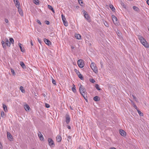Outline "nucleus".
<instances>
[{
	"label": "nucleus",
	"instance_id": "obj_1",
	"mask_svg": "<svg viewBox=\"0 0 149 149\" xmlns=\"http://www.w3.org/2000/svg\"><path fill=\"white\" fill-rule=\"evenodd\" d=\"M139 39L141 43L146 48H148L149 47V45L146 41L142 36H140L139 37Z\"/></svg>",
	"mask_w": 149,
	"mask_h": 149
},
{
	"label": "nucleus",
	"instance_id": "obj_2",
	"mask_svg": "<svg viewBox=\"0 0 149 149\" xmlns=\"http://www.w3.org/2000/svg\"><path fill=\"white\" fill-rule=\"evenodd\" d=\"M91 67L95 73H96L98 72L97 68L94 62L91 63Z\"/></svg>",
	"mask_w": 149,
	"mask_h": 149
},
{
	"label": "nucleus",
	"instance_id": "obj_3",
	"mask_svg": "<svg viewBox=\"0 0 149 149\" xmlns=\"http://www.w3.org/2000/svg\"><path fill=\"white\" fill-rule=\"evenodd\" d=\"M79 90L80 93L81 94L82 96L85 99H86L84 97L85 92V90L83 88V86L82 85H80V86Z\"/></svg>",
	"mask_w": 149,
	"mask_h": 149
},
{
	"label": "nucleus",
	"instance_id": "obj_4",
	"mask_svg": "<svg viewBox=\"0 0 149 149\" xmlns=\"http://www.w3.org/2000/svg\"><path fill=\"white\" fill-rule=\"evenodd\" d=\"M78 65L79 67L82 68H83L84 65V61L82 59H79L77 61Z\"/></svg>",
	"mask_w": 149,
	"mask_h": 149
},
{
	"label": "nucleus",
	"instance_id": "obj_5",
	"mask_svg": "<svg viewBox=\"0 0 149 149\" xmlns=\"http://www.w3.org/2000/svg\"><path fill=\"white\" fill-rule=\"evenodd\" d=\"M49 144L51 147H54V144L53 141L51 138H49L48 139Z\"/></svg>",
	"mask_w": 149,
	"mask_h": 149
},
{
	"label": "nucleus",
	"instance_id": "obj_6",
	"mask_svg": "<svg viewBox=\"0 0 149 149\" xmlns=\"http://www.w3.org/2000/svg\"><path fill=\"white\" fill-rule=\"evenodd\" d=\"M84 17L87 20H89L90 19V17L87 14V13L85 11H83Z\"/></svg>",
	"mask_w": 149,
	"mask_h": 149
},
{
	"label": "nucleus",
	"instance_id": "obj_7",
	"mask_svg": "<svg viewBox=\"0 0 149 149\" xmlns=\"http://www.w3.org/2000/svg\"><path fill=\"white\" fill-rule=\"evenodd\" d=\"M65 121L67 124H68L70 121V118L68 114H67L65 116Z\"/></svg>",
	"mask_w": 149,
	"mask_h": 149
},
{
	"label": "nucleus",
	"instance_id": "obj_8",
	"mask_svg": "<svg viewBox=\"0 0 149 149\" xmlns=\"http://www.w3.org/2000/svg\"><path fill=\"white\" fill-rule=\"evenodd\" d=\"M75 70L76 71V73L78 75L79 77L82 80H83L84 79V77H83L82 75L80 74L79 72L76 69H75Z\"/></svg>",
	"mask_w": 149,
	"mask_h": 149
},
{
	"label": "nucleus",
	"instance_id": "obj_9",
	"mask_svg": "<svg viewBox=\"0 0 149 149\" xmlns=\"http://www.w3.org/2000/svg\"><path fill=\"white\" fill-rule=\"evenodd\" d=\"M38 136L39 137V138L40 139L41 141H43L44 140V137L42 134L41 133V132H39L38 133Z\"/></svg>",
	"mask_w": 149,
	"mask_h": 149
},
{
	"label": "nucleus",
	"instance_id": "obj_10",
	"mask_svg": "<svg viewBox=\"0 0 149 149\" xmlns=\"http://www.w3.org/2000/svg\"><path fill=\"white\" fill-rule=\"evenodd\" d=\"M17 8L20 7V4L18 0H13Z\"/></svg>",
	"mask_w": 149,
	"mask_h": 149
},
{
	"label": "nucleus",
	"instance_id": "obj_11",
	"mask_svg": "<svg viewBox=\"0 0 149 149\" xmlns=\"http://www.w3.org/2000/svg\"><path fill=\"white\" fill-rule=\"evenodd\" d=\"M7 135L8 139L10 141H12L13 138L11 134L9 132H7Z\"/></svg>",
	"mask_w": 149,
	"mask_h": 149
},
{
	"label": "nucleus",
	"instance_id": "obj_12",
	"mask_svg": "<svg viewBox=\"0 0 149 149\" xmlns=\"http://www.w3.org/2000/svg\"><path fill=\"white\" fill-rule=\"evenodd\" d=\"M45 42L48 45H51V42L47 39L45 38L44 40Z\"/></svg>",
	"mask_w": 149,
	"mask_h": 149
},
{
	"label": "nucleus",
	"instance_id": "obj_13",
	"mask_svg": "<svg viewBox=\"0 0 149 149\" xmlns=\"http://www.w3.org/2000/svg\"><path fill=\"white\" fill-rule=\"evenodd\" d=\"M120 134L123 136H126V132L122 130H119Z\"/></svg>",
	"mask_w": 149,
	"mask_h": 149
},
{
	"label": "nucleus",
	"instance_id": "obj_14",
	"mask_svg": "<svg viewBox=\"0 0 149 149\" xmlns=\"http://www.w3.org/2000/svg\"><path fill=\"white\" fill-rule=\"evenodd\" d=\"M111 17H112V19L113 22L114 23H115L116 22L117 20V19L116 17L113 15H112Z\"/></svg>",
	"mask_w": 149,
	"mask_h": 149
},
{
	"label": "nucleus",
	"instance_id": "obj_15",
	"mask_svg": "<svg viewBox=\"0 0 149 149\" xmlns=\"http://www.w3.org/2000/svg\"><path fill=\"white\" fill-rule=\"evenodd\" d=\"M61 137L59 135H58L56 137V140L57 142H60L61 140Z\"/></svg>",
	"mask_w": 149,
	"mask_h": 149
},
{
	"label": "nucleus",
	"instance_id": "obj_16",
	"mask_svg": "<svg viewBox=\"0 0 149 149\" xmlns=\"http://www.w3.org/2000/svg\"><path fill=\"white\" fill-rule=\"evenodd\" d=\"M2 105L3 108V109L4 111L6 112H7L8 111V110L7 109V107L4 104H3Z\"/></svg>",
	"mask_w": 149,
	"mask_h": 149
},
{
	"label": "nucleus",
	"instance_id": "obj_17",
	"mask_svg": "<svg viewBox=\"0 0 149 149\" xmlns=\"http://www.w3.org/2000/svg\"><path fill=\"white\" fill-rule=\"evenodd\" d=\"M24 108L26 111H29L30 109V107L27 104L24 105Z\"/></svg>",
	"mask_w": 149,
	"mask_h": 149
},
{
	"label": "nucleus",
	"instance_id": "obj_18",
	"mask_svg": "<svg viewBox=\"0 0 149 149\" xmlns=\"http://www.w3.org/2000/svg\"><path fill=\"white\" fill-rule=\"evenodd\" d=\"M76 38L79 40L81 39V36L79 34H76L75 35Z\"/></svg>",
	"mask_w": 149,
	"mask_h": 149
},
{
	"label": "nucleus",
	"instance_id": "obj_19",
	"mask_svg": "<svg viewBox=\"0 0 149 149\" xmlns=\"http://www.w3.org/2000/svg\"><path fill=\"white\" fill-rule=\"evenodd\" d=\"M20 65L23 68H26L25 65L23 62H20Z\"/></svg>",
	"mask_w": 149,
	"mask_h": 149
},
{
	"label": "nucleus",
	"instance_id": "obj_20",
	"mask_svg": "<svg viewBox=\"0 0 149 149\" xmlns=\"http://www.w3.org/2000/svg\"><path fill=\"white\" fill-rule=\"evenodd\" d=\"M17 8L18 9V11L19 12V14L21 15H23V12L22 11V9L21 8H20V7L19 8Z\"/></svg>",
	"mask_w": 149,
	"mask_h": 149
},
{
	"label": "nucleus",
	"instance_id": "obj_21",
	"mask_svg": "<svg viewBox=\"0 0 149 149\" xmlns=\"http://www.w3.org/2000/svg\"><path fill=\"white\" fill-rule=\"evenodd\" d=\"M18 45H19V47L21 49V51L22 52H24V49H22V47L21 46L22 44L20 43H19Z\"/></svg>",
	"mask_w": 149,
	"mask_h": 149
},
{
	"label": "nucleus",
	"instance_id": "obj_22",
	"mask_svg": "<svg viewBox=\"0 0 149 149\" xmlns=\"http://www.w3.org/2000/svg\"><path fill=\"white\" fill-rule=\"evenodd\" d=\"M48 8L51 10L54 13V9H53V7H52V6H51L50 5H48Z\"/></svg>",
	"mask_w": 149,
	"mask_h": 149
},
{
	"label": "nucleus",
	"instance_id": "obj_23",
	"mask_svg": "<svg viewBox=\"0 0 149 149\" xmlns=\"http://www.w3.org/2000/svg\"><path fill=\"white\" fill-rule=\"evenodd\" d=\"M133 9L135 11L138 12L139 11V8L135 6L133 7Z\"/></svg>",
	"mask_w": 149,
	"mask_h": 149
},
{
	"label": "nucleus",
	"instance_id": "obj_24",
	"mask_svg": "<svg viewBox=\"0 0 149 149\" xmlns=\"http://www.w3.org/2000/svg\"><path fill=\"white\" fill-rule=\"evenodd\" d=\"M6 44L7 45V46H10V42L8 40H7L6 41Z\"/></svg>",
	"mask_w": 149,
	"mask_h": 149
},
{
	"label": "nucleus",
	"instance_id": "obj_25",
	"mask_svg": "<svg viewBox=\"0 0 149 149\" xmlns=\"http://www.w3.org/2000/svg\"><path fill=\"white\" fill-rule=\"evenodd\" d=\"M20 89L22 92V93H24L25 92L24 90V89L23 87L22 86H21L20 87Z\"/></svg>",
	"mask_w": 149,
	"mask_h": 149
},
{
	"label": "nucleus",
	"instance_id": "obj_26",
	"mask_svg": "<svg viewBox=\"0 0 149 149\" xmlns=\"http://www.w3.org/2000/svg\"><path fill=\"white\" fill-rule=\"evenodd\" d=\"M1 43L2 44L3 47V48H5L6 47V43L5 42L3 41H1Z\"/></svg>",
	"mask_w": 149,
	"mask_h": 149
},
{
	"label": "nucleus",
	"instance_id": "obj_27",
	"mask_svg": "<svg viewBox=\"0 0 149 149\" xmlns=\"http://www.w3.org/2000/svg\"><path fill=\"white\" fill-rule=\"evenodd\" d=\"M93 100L95 101H97L99 100V97L97 96L93 98Z\"/></svg>",
	"mask_w": 149,
	"mask_h": 149
},
{
	"label": "nucleus",
	"instance_id": "obj_28",
	"mask_svg": "<svg viewBox=\"0 0 149 149\" xmlns=\"http://www.w3.org/2000/svg\"><path fill=\"white\" fill-rule=\"evenodd\" d=\"M33 1L37 5L39 4V1L38 0H33Z\"/></svg>",
	"mask_w": 149,
	"mask_h": 149
},
{
	"label": "nucleus",
	"instance_id": "obj_29",
	"mask_svg": "<svg viewBox=\"0 0 149 149\" xmlns=\"http://www.w3.org/2000/svg\"><path fill=\"white\" fill-rule=\"evenodd\" d=\"M64 25L66 26H68V22L66 21H63Z\"/></svg>",
	"mask_w": 149,
	"mask_h": 149
},
{
	"label": "nucleus",
	"instance_id": "obj_30",
	"mask_svg": "<svg viewBox=\"0 0 149 149\" xmlns=\"http://www.w3.org/2000/svg\"><path fill=\"white\" fill-rule=\"evenodd\" d=\"M61 16H62V20H63V21H66V18L65 17V16H64L63 15V14H62L61 15Z\"/></svg>",
	"mask_w": 149,
	"mask_h": 149
},
{
	"label": "nucleus",
	"instance_id": "obj_31",
	"mask_svg": "<svg viewBox=\"0 0 149 149\" xmlns=\"http://www.w3.org/2000/svg\"><path fill=\"white\" fill-rule=\"evenodd\" d=\"M74 87L72 88V89L74 93H75L76 92V89H75V87L74 85H73Z\"/></svg>",
	"mask_w": 149,
	"mask_h": 149
},
{
	"label": "nucleus",
	"instance_id": "obj_32",
	"mask_svg": "<svg viewBox=\"0 0 149 149\" xmlns=\"http://www.w3.org/2000/svg\"><path fill=\"white\" fill-rule=\"evenodd\" d=\"M1 117H3L5 116V113L3 111H2L1 112Z\"/></svg>",
	"mask_w": 149,
	"mask_h": 149
},
{
	"label": "nucleus",
	"instance_id": "obj_33",
	"mask_svg": "<svg viewBox=\"0 0 149 149\" xmlns=\"http://www.w3.org/2000/svg\"><path fill=\"white\" fill-rule=\"evenodd\" d=\"M95 87L96 88V89H97L98 90H101L100 88L99 87V85L97 84H96Z\"/></svg>",
	"mask_w": 149,
	"mask_h": 149
},
{
	"label": "nucleus",
	"instance_id": "obj_34",
	"mask_svg": "<svg viewBox=\"0 0 149 149\" xmlns=\"http://www.w3.org/2000/svg\"><path fill=\"white\" fill-rule=\"evenodd\" d=\"M132 97H133L134 99L136 101V102H138V100H137L136 98V97L135 96H134L133 95H132Z\"/></svg>",
	"mask_w": 149,
	"mask_h": 149
},
{
	"label": "nucleus",
	"instance_id": "obj_35",
	"mask_svg": "<svg viewBox=\"0 0 149 149\" xmlns=\"http://www.w3.org/2000/svg\"><path fill=\"white\" fill-rule=\"evenodd\" d=\"M110 8L112 10V11H113L115 10V8L112 5H110Z\"/></svg>",
	"mask_w": 149,
	"mask_h": 149
},
{
	"label": "nucleus",
	"instance_id": "obj_36",
	"mask_svg": "<svg viewBox=\"0 0 149 149\" xmlns=\"http://www.w3.org/2000/svg\"><path fill=\"white\" fill-rule=\"evenodd\" d=\"M138 113L139 114V115L140 116H143V113H142L139 110H138Z\"/></svg>",
	"mask_w": 149,
	"mask_h": 149
},
{
	"label": "nucleus",
	"instance_id": "obj_37",
	"mask_svg": "<svg viewBox=\"0 0 149 149\" xmlns=\"http://www.w3.org/2000/svg\"><path fill=\"white\" fill-rule=\"evenodd\" d=\"M10 42L11 43H12V44L13 43L14 40L13 38H10Z\"/></svg>",
	"mask_w": 149,
	"mask_h": 149
},
{
	"label": "nucleus",
	"instance_id": "obj_38",
	"mask_svg": "<svg viewBox=\"0 0 149 149\" xmlns=\"http://www.w3.org/2000/svg\"><path fill=\"white\" fill-rule=\"evenodd\" d=\"M89 80L91 82L93 83H94L95 82V80L93 79H90Z\"/></svg>",
	"mask_w": 149,
	"mask_h": 149
},
{
	"label": "nucleus",
	"instance_id": "obj_39",
	"mask_svg": "<svg viewBox=\"0 0 149 149\" xmlns=\"http://www.w3.org/2000/svg\"><path fill=\"white\" fill-rule=\"evenodd\" d=\"M45 106L47 108H49L50 107L49 105V104H47V103H45Z\"/></svg>",
	"mask_w": 149,
	"mask_h": 149
},
{
	"label": "nucleus",
	"instance_id": "obj_40",
	"mask_svg": "<svg viewBox=\"0 0 149 149\" xmlns=\"http://www.w3.org/2000/svg\"><path fill=\"white\" fill-rule=\"evenodd\" d=\"M78 2L79 4L81 5L82 6L81 4L83 3L82 1L81 0H78Z\"/></svg>",
	"mask_w": 149,
	"mask_h": 149
},
{
	"label": "nucleus",
	"instance_id": "obj_41",
	"mask_svg": "<svg viewBox=\"0 0 149 149\" xmlns=\"http://www.w3.org/2000/svg\"><path fill=\"white\" fill-rule=\"evenodd\" d=\"M11 72L12 73V74L13 75H15V72H14V70H13L11 69Z\"/></svg>",
	"mask_w": 149,
	"mask_h": 149
},
{
	"label": "nucleus",
	"instance_id": "obj_42",
	"mask_svg": "<svg viewBox=\"0 0 149 149\" xmlns=\"http://www.w3.org/2000/svg\"><path fill=\"white\" fill-rule=\"evenodd\" d=\"M133 105L134 108H135V109H137V107L134 103H133Z\"/></svg>",
	"mask_w": 149,
	"mask_h": 149
},
{
	"label": "nucleus",
	"instance_id": "obj_43",
	"mask_svg": "<svg viewBox=\"0 0 149 149\" xmlns=\"http://www.w3.org/2000/svg\"><path fill=\"white\" fill-rule=\"evenodd\" d=\"M52 83L53 84H54V85H56V81H55V80H54V79H53L52 80Z\"/></svg>",
	"mask_w": 149,
	"mask_h": 149
},
{
	"label": "nucleus",
	"instance_id": "obj_44",
	"mask_svg": "<svg viewBox=\"0 0 149 149\" xmlns=\"http://www.w3.org/2000/svg\"><path fill=\"white\" fill-rule=\"evenodd\" d=\"M37 22L40 25H41V23L40 21L39 20H37Z\"/></svg>",
	"mask_w": 149,
	"mask_h": 149
},
{
	"label": "nucleus",
	"instance_id": "obj_45",
	"mask_svg": "<svg viewBox=\"0 0 149 149\" xmlns=\"http://www.w3.org/2000/svg\"><path fill=\"white\" fill-rule=\"evenodd\" d=\"M104 24L105 26L107 27H108L109 26V25L106 22H105V23H104Z\"/></svg>",
	"mask_w": 149,
	"mask_h": 149
},
{
	"label": "nucleus",
	"instance_id": "obj_46",
	"mask_svg": "<svg viewBox=\"0 0 149 149\" xmlns=\"http://www.w3.org/2000/svg\"><path fill=\"white\" fill-rule=\"evenodd\" d=\"M45 23L47 25H49V22L48 21H45Z\"/></svg>",
	"mask_w": 149,
	"mask_h": 149
},
{
	"label": "nucleus",
	"instance_id": "obj_47",
	"mask_svg": "<svg viewBox=\"0 0 149 149\" xmlns=\"http://www.w3.org/2000/svg\"><path fill=\"white\" fill-rule=\"evenodd\" d=\"M4 21H5V22L6 23H7L8 22V19H7L5 18L4 19Z\"/></svg>",
	"mask_w": 149,
	"mask_h": 149
},
{
	"label": "nucleus",
	"instance_id": "obj_48",
	"mask_svg": "<svg viewBox=\"0 0 149 149\" xmlns=\"http://www.w3.org/2000/svg\"><path fill=\"white\" fill-rule=\"evenodd\" d=\"M2 146L1 143L0 142V149H2Z\"/></svg>",
	"mask_w": 149,
	"mask_h": 149
},
{
	"label": "nucleus",
	"instance_id": "obj_49",
	"mask_svg": "<svg viewBox=\"0 0 149 149\" xmlns=\"http://www.w3.org/2000/svg\"><path fill=\"white\" fill-rule=\"evenodd\" d=\"M83 149V147L81 146H79L78 148V149Z\"/></svg>",
	"mask_w": 149,
	"mask_h": 149
},
{
	"label": "nucleus",
	"instance_id": "obj_50",
	"mask_svg": "<svg viewBox=\"0 0 149 149\" xmlns=\"http://www.w3.org/2000/svg\"><path fill=\"white\" fill-rule=\"evenodd\" d=\"M67 127L69 129H71V127L70 126L68 125L67 126Z\"/></svg>",
	"mask_w": 149,
	"mask_h": 149
},
{
	"label": "nucleus",
	"instance_id": "obj_51",
	"mask_svg": "<svg viewBox=\"0 0 149 149\" xmlns=\"http://www.w3.org/2000/svg\"><path fill=\"white\" fill-rule=\"evenodd\" d=\"M30 42H31V45L32 46H33V44L32 43V40H31L30 41Z\"/></svg>",
	"mask_w": 149,
	"mask_h": 149
},
{
	"label": "nucleus",
	"instance_id": "obj_52",
	"mask_svg": "<svg viewBox=\"0 0 149 149\" xmlns=\"http://www.w3.org/2000/svg\"><path fill=\"white\" fill-rule=\"evenodd\" d=\"M38 41L40 43H41V40L39 39V38H38Z\"/></svg>",
	"mask_w": 149,
	"mask_h": 149
},
{
	"label": "nucleus",
	"instance_id": "obj_53",
	"mask_svg": "<svg viewBox=\"0 0 149 149\" xmlns=\"http://www.w3.org/2000/svg\"><path fill=\"white\" fill-rule=\"evenodd\" d=\"M148 5L149 6V0H147L146 1Z\"/></svg>",
	"mask_w": 149,
	"mask_h": 149
},
{
	"label": "nucleus",
	"instance_id": "obj_54",
	"mask_svg": "<svg viewBox=\"0 0 149 149\" xmlns=\"http://www.w3.org/2000/svg\"><path fill=\"white\" fill-rule=\"evenodd\" d=\"M109 149H116V148L114 147H112L110 148Z\"/></svg>",
	"mask_w": 149,
	"mask_h": 149
},
{
	"label": "nucleus",
	"instance_id": "obj_55",
	"mask_svg": "<svg viewBox=\"0 0 149 149\" xmlns=\"http://www.w3.org/2000/svg\"><path fill=\"white\" fill-rule=\"evenodd\" d=\"M130 101H131V102L132 103V104H133V103H134L132 101V100H130Z\"/></svg>",
	"mask_w": 149,
	"mask_h": 149
},
{
	"label": "nucleus",
	"instance_id": "obj_56",
	"mask_svg": "<svg viewBox=\"0 0 149 149\" xmlns=\"http://www.w3.org/2000/svg\"><path fill=\"white\" fill-rule=\"evenodd\" d=\"M71 48L72 49H73L74 48V47L73 46H71Z\"/></svg>",
	"mask_w": 149,
	"mask_h": 149
},
{
	"label": "nucleus",
	"instance_id": "obj_57",
	"mask_svg": "<svg viewBox=\"0 0 149 149\" xmlns=\"http://www.w3.org/2000/svg\"><path fill=\"white\" fill-rule=\"evenodd\" d=\"M43 96H44V97H45V94H43Z\"/></svg>",
	"mask_w": 149,
	"mask_h": 149
},
{
	"label": "nucleus",
	"instance_id": "obj_58",
	"mask_svg": "<svg viewBox=\"0 0 149 149\" xmlns=\"http://www.w3.org/2000/svg\"><path fill=\"white\" fill-rule=\"evenodd\" d=\"M70 109H72H72H72V108H71V107H70Z\"/></svg>",
	"mask_w": 149,
	"mask_h": 149
},
{
	"label": "nucleus",
	"instance_id": "obj_59",
	"mask_svg": "<svg viewBox=\"0 0 149 149\" xmlns=\"http://www.w3.org/2000/svg\"><path fill=\"white\" fill-rule=\"evenodd\" d=\"M69 138H70V136H69Z\"/></svg>",
	"mask_w": 149,
	"mask_h": 149
},
{
	"label": "nucleus",
	"instance_id": "obj_60",
	"mask_svg": "<svg viewBox=\"0 0 149 149\" xmlns=\"http://www.w3.org/2000/svg\"><path fill=\"white\" fill-rule=\"evenodd\" d=\"M69 138H70V136H69Z\"/></svg>",
	"mask_w": 149,
	"mask_h": 149
},
{
	"label": "nucleus",
	"instance_id": "obj_61",
	"mask_svg": "<svg viewBox=\"0 0 149 149\" xmlns=\"http://www.w3.org/2000/svg\"><path fill=\"white\" fill-rule=\"evenodd\" d=\"M86 101H87V99H86Z\"/></svg>",
	"mask_w": 149,
	"mask_h": 149
}]
</instances>
